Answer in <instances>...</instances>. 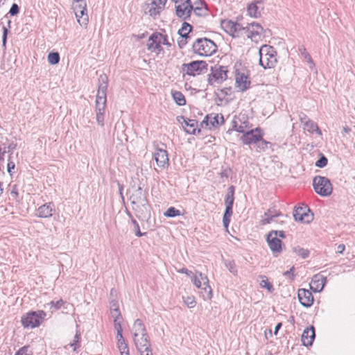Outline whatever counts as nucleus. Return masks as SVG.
<instances>
[{
	"instance_id": "f257e3e1",
	"label": "nucleus",
	"mask_w": 355,
	"mask_h": 355,
	"mask_svg": "<svg viewBox=\"0 0 355 355\" xmlns=\"http://www.w3.org/2000/svg\"><path fill=\"white\" fill-rule=\"evenodd\" d=\"M222 28L233 37H239L245 34L252 41L258 42L263 35V28L257 23H252L246 27L241 24L229 19L222 20L220 22Z\"/></svg>"
},
{
	"instance_id": "7ed1b4c3",
	"label": "nucleus",
	"mask_w": 355,
	"mask_h": 355,
	"mask_svg": "<svg viewBox=\"0 0 355 355\" xmlns=\"http://www.w3.org/2000/svg\"><path fill=\"white\" fill-rule=\"evenodd\" d=\"M259 64L264 69L275 67L277 59V52L274 47L269 45H263L259 50Z\"/></svg>"
},
{
	"instance_id": "b1692460",
	"label": "nucleus",
	"mask_w": 355,
	"mask_h": 355,
	"mask_svg": "<svg viewBox=\"0 0 355 355\" xmlns=\"http://www.w3.org/2000/svg\"><path fill=\"white\" fill-rule=\"evenodd\" d=\"M159 33H153L148 39L147 42V46L148 49L155 52L157 53H159L162 50V46L158 41L159 40Z\"/></svg>"
},
{
	"instance_id": "f8f14e48",
	"label": "nucleus",
	"mask_w": 355,
	"mask_h": 355,
	"mask_svg": "<svg viewBox=\"0 0 355 355\" xmlns=\"http://www.w3.org/2000/svg\"><path fill=\"white\" fill-rule=\"evenodd\" d=\"M293 217L296 221H300L304 223H309L313 219V216L310 214V209L308 207H298L293 211Z\"/></svg>"
},
{
	"instance_id": "58836bf2",
	"label": "nucleus",
	"mask_w": 355,
	"mask_h": 355,
	"mask_svg": "<svg viewBox=\"0 0 355 355\" xmlns=\"http://www.w3.org/2000/svg\"><path fill=\"white\" fill-rule=\"evenodd\" d=\"M73 8L74 12H80L82 14L87 12V4L85 1L79 3H73Z\"/></svg>"
},
{
	"instance_id": "c756f323",
	"label": "nucleus",
	"mask_w": 355,
	"mask_h": 355,
	"mask_svg": "<svg viewBox=\"0 0 355 355\" xmlns=\"http://www.w3.org/2000/svg\"><path fill=\"white\" fill-rule=\"evenodd\" d=\"M279 215V214H273V211L268 210V212L265 213L264 217L261 220V225L269 224L274 220L275 217Z\"/></svg>"
},
{
	"instance_id": "9b49d317",
	"label": "nucleus",
	"mask_w": 355,
	"mask_h": 355,
	"mask_svg": "<svg viewBox=\"0 0 355 355\" xmlns=\"http://www.w3.org/2000/svg\"><path fill=\"white\" fill-rule=\"evenodd\" d=\"M175 3L176 14L179 17L187 19L191 15L193 7L189 0H174Z\"/></svg>"
},
{
	"instance_id": "bf43d9fd",
	"label": "nucleus",
	"mask_w": 355,
	"mask_h": 355,
	"mask_svg": "<svg viewBox=\"0 0 355 355\" xmlns=\"http://www.w3.org/2000/svg\"><path fill=\"white\" fill-rule=\"evenodd\" d=\"M178 272L184 273V274H186L188 276H191V275L192 274L191 271H190V270H187V268H184L179 270Z\"/></svg>"
},
{
	"instance_id": "bb28decb",
	"label": "nucleus",
	"mask_w": 355,
	"mask_h": 355,
	"mask_svg": "<svg viewBox=\"0 0 355 355\" xmlns=\"http://www.w3.org/2000/svg\"><path fill=\"white\" fill-rule=\"evenodd\" d=\"M132 336L137 335V334H145V332H147L146 329L145 327V325L142 322V321L139 319H137L132 327Z\"/></svg>"
},
{
	"instance_id": "ddd939ff",
	"label": "nucleus",
	"mask_w": 355,
	"mask_h": 355,
	"mask_svg": "<svg viewBox=\"0 0 355 355\" xmlns=\"http://www.w3.org/2000/svg\"><path fill=\"white\" fill-rule=\"evenodd\" d=\"M227 70L225 67H220L216 69L209 77V83L214 86L221 84L227 78Z\"/></svg>"
},
{
	"instance_id": "8fccbe9b",
	"label": "nucleus",
	"mask_w": 355,
	"mask_h": 355,
	"mask_svg": "<svg viewBox=\"0 0 355 355\" xmlns=\"http://www.w3.org/2000/svg\"><path fill=\"white\" fill-rule=\"evenodd\" d=\"M64 302L62 300H60L55 302L54 301H51L47 305L50 306L51 308L54 307L55 309H59L63 305Z\"/></svg>"
},
{
	"instance_id": "4be33fe9",
	"label": "nucleus",
	"mask_w": 355,
	"mask_h": 355,
	"mask_svg": "<svg viewBox=\"0 0 355 355\" xmlns=\"http://www.w3.org/2000/svg\"><path fill=\"white\" fill-rule=\"evenodd\" d=\"M326 277L320 274L315 275L310 283V288L313 292H320L324 288Z\"/></svg>"
},
{
	"instance_id": "79ce46f5",
	"label": "nucleus",
	"mask_w": 355,
	"mask_h": 355,
	"mask_svg": "<svg viewBox=\"0 0 355 355\" xmlns=\"http://www.w3.org/2000/svg\"><path fill=\"white\" fill-rule=\"evenodd\" d=\"M180 215V211L178 209H176L175 207H169L166 211L164 213V216L167 217H175Z\"/></svg>"
},
{
	"instance_id": "de8ad7c7",
	"label": "nucleus",
	"mask_w": 355,
	"mask_h": 355,
	"mask_svg": "<svg viewBox=\"0 0 355 355\" xmlns=\"http://www.w3.org/2000/svg\"><path fill=\"white\" fill-rule=\"evenodd\" d=\"M79 339H80V334L76 333L75 336H74V339H73V343H69L68 345H66L64 347L66 349H67L68 346L73 347V350L76 351V348L79 347V345H78Z\"/></svg>"
},
{
	"instance_id": "3c124183",
	"label": "nucleus",
	"mask_w": 355,
	"mask_h": 355,
	"mask_svg": "<svg viewBox=\"0 0 355 355\" xmlns=\"http://www.w3.org/2000/svg\"><path fill=\"white\" fill-rule=\"evenodd\" d=\"M19 8L16 3H13L9 10V14L11 16H15L19 13Z\"/></svg>"
},
{
	"instance_id": "6e6d98bb",
	"label": "nucleus",
	"mask_w": 355,
	"mask_h": 355,
	"mask_svg": "<svg viewBox=\"0 0 355 355\" xmlns=\"http://www.w3.org/2000/svg\"><path fill=\"white\" fill-rule=\"evenodd\" d=\"M238 131L240 133H248V134H250V133H254V131H255V132H257L258 133H260V129L259 128H257L255 130H253V129L247 130H238Z\"/></svg>"
},
{
	"instance_id": "2f4dec72",
	"label": "nucleus",
	"mask_w": 355,
	"mask_h": 355,
	"mask_svg": "<svg viewBox=\"0 0 355 355\" xmlns=\"http://www.w3.org/2000/svg\"><path fill=\"white\" fill-rule=\"evenodd\" d=\"M173 98L178 105H184L186 103L184 96L180 92H173L172 93Z\"/></svg>"
},
{
	"instance_id": "680f3d73",
	"label": "nucleus",
	"mask_w": 355,
	"mask_h": 355,
	"mask_svg": "<svg viewBox=\"0 0 355 355\" xmlns=\"http://www.w3.org/2000/svg\"><path fill=\"white\" fill-rule=\"evenodd\" d=\"M187 37H182L180 41H178V44L180 48H182L187 44Z\"/></svg>"
},
{
	"instance_id": "864d4df0",
	"label": "nucleus",
	"mask_w": 355,
	"mask_h": 355,
	"mask_svg": "<svg viewBox=\"0 0 355 355\" xmlns=\"http://www.w3.org/2000/svg\"><path fill=\"white\" fill-rule=\"evenodd\" d=\"M132 223L134 225L135 228V234H136V236H139V237L141 236L144 234L140 232L139 226L138 223L134 218H132Z\"/></svg>"
},
{
	"instance_id": "6ab92c4d",
	"label": "nucleus",
	"mask_w": 355,
	"mask_h": 355,
	"mask_svg": "<svg viewBox=\"0 0 355 355\" xmlns=\"http://www.w3.org/2000/svg\"><path fill=\"white\" fill-rule=\"evenodd\" d=\"M133 209L136 216L141 220L148 221L150 218V206L148 202L134 206Z\"/></svg>"
},
{
	"instance_id": "c85d7f7f",
	"label": "nucleus",
	"mask_w": 355,
	"mask_h": 355,
	"mask_svg": "<svg viewBox=\"0 0 355 355\" xmlns=\"http://www.w3.org/2000/svg\"><path fill=\"white\" fill-rule=\"evenodd\" d=\"M234 187L230 186L227 189V193L225 196V206H232L233 207V203L234 200Z\"/></svg>"
},
{
	"instance_id": "2eb2a0df",
	"label": "nucleus",
	"mask_w": 355,
	"mask_h": 355,
	"mask_svg": "<svg viewBox=\"0 0 355 355\" xmlns=\"http://www.w3.org/2000/svg\"><path fill=\"white\" fill-rule=\"evenodd\" d=\"M267 242L273 254H277L282 252V241L277 237V230L271 231L267 235Z\"/></svg>"
},
{
	"instance_id": "f704fd0d",
	"label": "nucleus",
	"mask_w": 355,
	"mask_h": 355,
	"mask_svg": "<svg viewBox=\"0 0 355 355\" xmlns=\"http://www.w3.org/2000/svg\"><path fill=\"white\" fill-rule=\"evenodd\" d=\"M225 265L226 268L228 269V270L233 274L234 275H237V267L236 266V263L234 261L230 260H225Z\"/></svg>"
},
{
	"instance_id": "69168bd1",
	"label": "nucleus",
	"mask_w": 355,
	"mask_h": 355,
	"mask_svg": "<svg viewBox=\"0 0 355 355\" xmlns=\"http://www.w3.org/2000/svg\"><path fill=\"white\" fill-rule=\"evenodd\" d=\"M281 327H282V323H281V322H279V323L276 325L275 329V331H274V334H275V335H277V334L278 331H279V329L281 328Z\"/></svg>"
},
{
	"instance_id": "ea45409f",
	"label": "nucleus",
	"mask_w": 355,
	"mask_h": 355,
	"mask_svg": "<svg viewBox=\"0 0 355 355\" xmlns=\"http://www.w3.org/2000/svg\"><path fill=\"white\" fill-rule=\"evenodd\" d=\"M48 62L51 64H56L60 61V55L57 52L50 53L48 55Z\"/></svg>"
},
{
	"instance_id": "13d9d810",
	"label": "nucleus",
	"mask_w": 355,
	"mask_h": 355,
	"mask_svg": "<svg viewBox=\"0 0 355 355\" xmlns=\"http://www.w3.org/2000/svg\"><path fill=\"white\" fill-rule=\"evenodd\" d=\"M148 336V335L147 332H145V334H143L135 335V336H133V340L135 342V340H137L139 338H145V337H146Z\"/></svg>"
},
{
	"instance_id": "473e14b6",
	"label": "nucleus",
	"mask_w": 355,
	"mask_h": 355,
	"mask_svg": "<svg viewBox=\"0 0 355 355\" xmlns=\"http://www.w3.org/2000/svg\"><path fill=\"white\" fill-rule=\"evenodd\" d=\"M232 214V207L226 206L225 211L223 215V222L225 227H227L230 222V217Z\"/></svg>"
},
{
	"instance_id": "412c9836",
	"label": "nucleus",
	"mask_w": 355,
	"mask_h": 355,
	"mask_svg": "<svg viewBox=\"0 0 355 355\" xmlns=\"http://www.w3.org/2000/svg\"><path fill=\"white\" fill-rule=\"evenodd\" d=\"M154 158L159 168H165L169 165L168 154L165 149L157 148L154 154Z\"/></svg>"
},
{
	"instance_id": "1a4fd4ad",
	"label": "nucleus",
	"mask_w": 355,
	"mask_h": 355,
	"mask_svg": "<svg viewBox=\"0 0 355 355\" xmlns=\"http://www.w3.org/2000/svg\"><path fill=\"white\" fill-rule=\"evenodd\" d=\"M224 118L221 114H210L207 115L200 123L202 128L207 130H211L212 128L223 124Z\"/></svg>"
},
{
	"instance_id": "e433bc0d",
	"label": "nucleus",
	"mask_w": 355,
	"mask_h": 355,
	"mask_svg": "<svg viewBox=\"0 0 355 355\" xmlns=\"http://www.w3.org/2000/svg\"><path fill=\"white\" fill-rule=\"evenodd\" d=\"M191 30V26L187 23H184L182 24V27L179 30L178 33L181 36V37H187L188 34Z\"/></svg>"
},
{
	"instance_id": "e2e57ef3",
	"label": "nucleus",
	"mask_w": 355,
	"mask_h": 355,
	"mask_svg": "<svg viewBox=\"0 0 355 355\" xmlns=\"http://www.w3.org/2000/svg\"><path fill=\"white\" fill-rule=\"evenodd\" d=\"M121 355H130L128 347H125V350L119 349Z\"/></svg>"
},
{
	"instance_id": "a19ab883",
	"label": "nucleus",
	"mask_w": 355,
	"mask_h": 355,
	"mask_svg": "<svg viewBox=\"0 0 355 355\" xmlns=\"http://www.w3.org/2000/svg\"><path fill=\"white\" fill-rule=\"evenodd\" d=\"M116 338L119 349L125 350V347H128L125 342L122 333H118L116 334Z\"/></svg>"
},
{
	"instance_id": "c03bdc74",
	"label": "nucleus",
	"mask_w": 355,
	"mask_h": 355,
	"mask_svg": "<svg viewBox=\"0 0 355 355\" xmlns=\"http://www.w3.org/2000/svg\"><path fill=\"white\" fill-rule=\"evenodd\" d=\"M15 355H33V352L28 346L21 347Z\"/></svg>"
},
{
	"instance_id": "393cba45",
	"label": "nucleus",
	"mask_w": 355,
	"mask_h": 355,
	"mask_svg": "<svg viewBox=\"0 0 355 355\" xmlns=\"http://www.w3.org/2000/svg\"><path fill=\"white\" fill-rule=\"evenodd\" d=\"M315 329L313 326L305 329L302 335V342L304 346H311L315 338Z\"/></svg>"
},
{
	"instance_id": "4468645a",
	"label": "nucleus",
	"mask_w": 355,
	"mask_h": 355,
	"mask_svg": "<svg viewBox=\"0 0 355 355\" xmlns=\"http://www.w3.org/2000/svg\"><path fill=\"white\" fill-rule=\"evenodd\" d=\"M235 81L236 87L241 92L246 90L250 85V80L247 72L243 70L236 71Z\"/></svg>"
},
{
	"instance_id": "0e129e2a",
	"label": "nucleus",
	"mask_w": 355,
	"mask_h": 355,
	"mask_svg": "<svg viewBox=\"0 0 355 355\" xmlns=\"http://www.w3.org/2000/svg\"><path fill=\"white\" fill-rule=\"evenodd\" d=\"M277 238H282L284 239L285 237L284 232L283 231H277Z\"/></svg>"
},
{
	"instance_id": "5fc2aeb1",
	"label": "nucleus",
	"mask_w": 355,
	"mask_h": 355,
	"mask_svg": "<svg viewBox=\"0 0 355 355\" xmlns=\"http://www.w3.org/2000/svg\"><path fill=\"white\" fill-rule=\"evenodd\" d=\"M114 322V326L115 329L116 330L117 334L118 333H122V327H121V322L122 320H115Z\"/></svg>"
},
{
	"instance_id": "774afa93",
	"label": "nucleus",
	"mask_w": 355,
	"mask_h": 355,
	"mask_svg": "<svg viewBox=\"0 0 355 355\" xmlns=\"http://www.w3.org/2000/svg\"><path fill=\"white\" fill-rule=\"evenodd\" d=\"M116 306H118L117 302L114 301V300H112L110 302V309H112V308H116Z\"/></svg>"
},
{
	"instance_id": "338daca9",
	"label": "nucleus",
	"mask_w": 355,
	"mask_h": 355,
	"mask_svg": "<svg viewBox=\"0 0 355 355\" xmlns=\"http://www.w3.org/2000/svg\"><path fill=\"white\" fill-rule=\"evenodd\" d=\"M7 29L4 28V31H3V44H6V36H7Z\"/></svg>"
},
{
	"instance_id": "6e6552de",
	"label": "nucleus",
	"mask_w": 355,
	"mask_h": 355,
	"mask_svg": "<svg viewBox=\"0 0 355 355\" xmlns=\"http://www.w3.org/2000/svg\"><path fill=\"white\" fill-rule=\"evenodd\" d=\"M207 64L205 61H193L190 63L183 64L182 69L189 76H196L205 73L207 70Z\"/></svg>"
},
{
	"instance_id": "20e7f679",
	"label": "nucleus",
	"mask_w": 355,
	"mask_h": 355,
	"mask_svg": "<svg viewBox=\"0 0 355 355\" xmlns=\"http://www.w3.org/2000/svg\"><path fill=\"white\" fill-rule=\"evenodd\" d=\"M192 47L193 52L200 56L211 55L217 50V46L214 42L205 37L197 39Z\"/></svg>"
},
{
	"instance_id": "72a5a7b5",
	"label": "nucleus",
	"mask_w": 355,
	"mask_h": 355,
	"mask_svg": "<svg viewBox=\"0 0 355 355\" xmlns=\"http://www.w3.org/2000/svg\"><path fill=\"white\" fill-rule=\"evenodd\" d=\"M75 15L80 25L85 26L87 24L88 16L87 12H83V14L80 12H75Z\"/></svg>"
},
{
	"instance_id": "4d7b16f0",
	"label": "nucleus",
	"mask_w": 355,
	"mask_h": 355,
	"mask_svg": "<svg viewBox=\"0 0 355 355\" xmlns=\"http://www.w3.org/2000/svg\"><path fill=\"white\" fill-rule=\"evenodd\" d=\"M15 163L12 161H9L7 166L8 172L11 174L12 169L15 168Z\"/></svg>"
},
{
	"instance_id": "7c9ffc66",
	"label": "nucleus",
	"mask_w": 355,
	"mask_h": 355,
	"mask_svg": "<svg viewBox=\"0 0 355 355\" xmlns=\"http://www.w3.org/2000/svg\"><path fill=\"white\" fill-rule=\"evenodd\" d=\"M299 51L301 52L304 59L309 64L310 69H313L315 67V64L306 49L304 46H301L300 47Z\"/></svg>"
},
{
	"instance_id": "49530a36",
	"label": "nucleus",
	"mask_w": 355,
	"mask_h": 355,
	"mask_svg": "<svg viewBox=\"0 0 355 355\" xmlns=\"http://www.w3.org/2000/svg\"><path fill=\"white\" fill-rule=\"evenodd\" d=\"M110 314L112 318H113V321H114L115 320H122L121 314L119 311L118 306H116V308L111 309Z\"/></svg>"
},
{
	"instance_id": "c9c22d12",
	"label": "nucleus",
	"mask_w": 355,
	"mask_h": 355,
	"mask_svg": "<svg viewBox=\"0 0 355 355\" xmlns=\"http://www.w3.org/2000/svg\"><path fill=\"white\" fill-rule=\"evenodd\" d=\"M293 250L296 254H297L298 256L301 257L303 259L306 258L309 254V250L302 248L300 246L293 248Z\"/></svg>"
},
{
	"instance_id": "a878e982",
	"label": "nucleus",
	"mask_w": 355,
	"mask_h": 355,
	"mask_svg": "<svg viewBox=\"0 0 355 355\" xmlns=\"http://www.w3.org/2000/svg\"><path fill=\"white\" fill-rule=\"evenodd\" d=\"M263 2L257 1L254 3H250L248 7V14L252 17L257 18L261 16V12L263 10Z\"/></svg>"
},
{
	"instance_id": "a18cd8bd",
	"label": "nucleus",
	"mask_w": 355,
	"mask_h": 355,
	"mask_svg": "<svg viewBox=\"0 0 355 355\" xmlns=\"http://www.w3.org/2000/svg\"><path fill=\"white\" fill-rule=\"evenodd\" d=\"M184 304L189 308H193L196 306V302L195 300L194 297L193 296H187L186 297H183Z\"/></svg>"
},
{
	"instance_id": "a211bd4d",
	"label": "nucleus",
	"mask_w": 355,
	"mask_h": 355,
	"mask_svg": "<svg viewBox=\"0 0 355 355\" xmlns=\"http://www.w3.org/2000/svg\"><path fill=\"white\" fill-rule=\"evenodd\" d=\"M130 200L131 204H132L134 206L137 205H139L142 203H146L148 202L146 193L140 187L135 188L132 190L130 196Z\"/></svg>"
},
{
	"instance_id": "603ef678",
	"label": "nucleus",
	"mask_w": 355,
	"mask_h": 355,
	"mask_svg": "<svg viewBox=\"0 0 355 355\" xmlns=\"http://www.w3.org/2000/svg\"><path fill=\"white\" fill-rule=\"evenodd\" d=\"M159 40L158 41V42L160 43V44H164V45H166V46H171V44L169 43V42L168 41V39L166 38V37L161 33H159Z\"/></svg>"
},
{
	"instance_id": "cd10ccee",
	"label": "nucleus",
	"mask_w": 355,
	"mask_h": 355,
	"mask_svg": "<svg viewBox=\"0 0 355 355\" xmlns=\"http://www.w3.org/2000/svg\"><path fill=\"white\" fill-rule=\"evenodd\" d=\"M162 6H159L157 3V1H153L149 6L148 13L149 15L155 18L157 15L160 14L164 8Z\"/></svg>"
},
{
	"instance_id": "f3484780",
	"label": "nucleus",
	"mask_w": 355,
	"mask_h": 355,
	"mask_svg": "<svg viewBox=\"0 0 355 355\" xmlns=\"http://www.w3.org/2000/svg\"><path fill=\"white\" fill-rule=\"evenodd\" d=\"M299 118L302 124L304 132H308L309 133H314V132L321 133L318 125L311 120L305 114L301 112L299 114Z\"/></svg>"
},
{
	"instance_id": "f03ea898",
	"label": "nucleus",
	"mask_w": 355,
	"mask_h": 355,
	"mask_svg": "<svg viewBox=\"0 0 355 355\" xmlns=\"http://www.w3.org/2000/svg\"><path fill=\"white\" fill-rule=\"evenodd\" d=\"M98 81V89L96 99V115L98 123L101 125H103L105 108L107 101V76L105 75H101Z\"/></svg>"
},
{
	"instance_id": "aec40b11",
	"label": "nucleus",
	"mask_w": 355,
	"mask_h": 355,
	"mask_svg": "<svg viewBox=\"0 0 355 355\" xmlns=\"http://www.w3.org/2000/svg\"><path fill=\"white\" fill-rule=\"evenodd\" d=\"M297 296L300 304L304 307H310L313 303V296L309 290L299 289Z\"/></svg>"
},
{
	"instance_id": "052dcab7",
	"label": "nucleus",
	"mask_w": 355,
	"mask_h": 355,
	"mask_svg": "<svg viewBox=\"0 0 355 355\" xmlns=\"http://www.w3.org/2000/svg\"><path fill=\"white\" fill-rule=\"evenodd\" d=\"M345 249V245L340 244L337 247V252L339 254H342L344 252Z\"/></svg>"
},
{
	"instance_id": "9d476101",
	"label": "nucleus",
	"mask_w": 355,
	"mask_h": 355,
	"mask_svg": "<svg viewBox=\"0 0 355 355\" xmlns=\"http://www.w3.org/2000/svg\"><path fill=\"white\" fill-rule=\"evenodd\" d=\"M262 135H242L240 139L244 144H254L261 149L268 147V143L262 139Z\"/></svg>"
},
{
	"instance_id": "dca6fc26",
	"label": "nucleus",
	"mask_w": 355,
	"mask_h": 355,
	"mask_svg": "<svg viewBox=\"0 0 355 355\" xmlns=\"http://www.w3.org/2000/svg\"><path fill=\"white\" fill-rule=\"evenodd\" d=\"M141 355H153L149 336L139 338L134 342Z\"/></svg>"
},
{
	"instance_id": "5701e85b",
	"label": "nucleus",
	"mask_w": 355,
	"mask_h": 355,
	"mask_svg": "<svg viewBox=\"0 0 355 355\" xmlns=\"http://www.w3.org/2000/svg\"><path fill=\"white\" fill-rule=\"evenodd\" d=\"M53 211H55L54 205L52 202H48L37 209L36 215L40 218H49L53 215Z\"/></svg>"
},
{
	"instance_id": "09e8293b",
	"label": "nucleus",
	"mask_w": 355,
	"mask_h": 355,
	"mask_svg": "<svg viewBox=\"0 0 355 355\" xmlns=\"http://www.w3.org/2000/svg\"><path fill=\"white\" fill-rule=\"evenodd\" d=\"M328 160L327 157L322 155L316 162L315 166L319 168H323L327 164Z\"/></svg>"
},
{
	"instance_id": "39448f33",
	"label": "nucleus",
	"mask_w": 355,
	"mask_h": 355,
	"mask_svg": "<svg viewBox=\"0 0 355 355\" xmlns=\"http://www.w3.org/2000/svg\"><path fill=\"white\" fill-rule=\"evenodd\" d=\"M191 278L193 284L201 290L200 293L202 298L204 300H210L212 297V289L209 284L207 277L202 272H196Z\"/></svg>"
},
{
	"instance_id": "423d86ee",
	"label": "nucleus",
	"mask_w": 355,
	"mask_h": 355,
	"mask_svg": "<svg viewBox=\"0 0 355 355\" xmlns=\"http://www.w3.org/2000/svg\"><path fill=\"white\" fill-rule=\"evenodd\" d=\"M315 191L321 196H329L331 194L333 188L330 180L322 176H315L313 180Z\"/></svg>"
},
{
	"instance_id": "37998d69",
	"label": "nucleus",
	"mask_w": 355,
	"mask_h": 355,
	"mask_svg": "<svg viewBox=\"0 0 355 355\" xmlns=\"http://www.w3.org/2000/svg\"><path fill=\"white\" fill-rule=\"evenodd\" d=\"M184 122L186 126H189L190 128H193L191 133H196L195 127L197 125L198 122L194 119H188L187 121L184 120ZM185 131L186 133H191V131L189 130H185Z\"/></svg>"
},
{
	"instance_id": "4c0bfd02",
	"label": "nucleus",
	"mask_w": 355,
	"mask_h": 355,
	"mask_svg": "<svg viewBox=\"0 0 355 355\" xmlns=\"http://www.w3.org/2000/svg\"><path fill=\"white\" fill-rule=\"evenodd\" d=\"M262 279L260 282L259 284L261 287L266 288L268 292L272 293L274 290L272 285L268 281L266 277H261Z\"/></svg>"
},
{
	"instance_id": "0eeeda50",
	"label": "nucleus",
	"mask_w": 355,
	"mask_h": 355,
	"mask_svg": "<svg viewBox=\"0 0 355 355\" xmlns=\"http://www.w3.org/2000/svg\"><path fill=\"white\" fill-rule=\"evenodd\" d=\"M45 316L46 313L43 311L29 312L22 317V325L26 328H35L41 324Z\"/></svg>"
}]
</instances>
